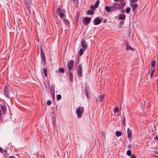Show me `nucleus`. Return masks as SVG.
Listing matches in <instances>:
<instances>
[{"mask_svg":"<svg viewBox=\"0 0 158 158\" xmlns=\"http://www.w3.org/2000/svg\"><path fill=\"white\" fill-rule=\"evenodd\" d=\"M84 111V108L81 106H79L76 110V113L77 114V117L79 118H81L82 116Z\"/></svg>","mask_w":158,"mask_h":158,"instance_id":"f257e3e1","label":"nucleus"},{"mask_svg":"<svg viewBox=\"0 0 158 158\" xmlns=\"http://www.w3.org/2000/svg\"><path fill=\"white\" fill-rule=\"evenodd\" d=\"M57 12L61 19H64V18L65 17L64 10L60 6H58Z\"/></svg>","mask_w":158,"mask_h":158,"instance_id":"f03ea898","label":"nucleus"},{"mask_svg":"<svg viewBox=\"0 0 158 158\" xmlns=\"http://www.w3.org/2000/svg\"><path fill=\"white\" fill-rule=\"evenodd\" d=\"M41 54L40 56L41 58V63L42 64L43 62L44 64L46 62L45 55L44 52V51L42 50V48L41 47Z\"/></svg>","mask_w":158,"mask_h":158,"instance_id":"7ed1b4c3","label":"nucleus"},{"mask_svg":"<svg viewBox=\"0 0 158 158\" xmlns=\"http://www.w3.org/2000/svg\"><path fill=\"white\" fill-rule=\"evenodd\" d=\"M102 18H100L99 17H96L94 19L93 21V24L95 25L99 24L101 23L102 21Z\"/></svg>","mask_w":158,"mask_h":158,"instance_id":"20e7f679","label":"nucleus"},{"mask_svg":"<svg viewBox=\"0 0 158 158\" xmlns=\"http://www.w3.org/2000/svg\"><path fill=\"white\" fill-rule=\"evenodd\" d=\"M82 67L81 64H80L78 68L77 69V73L78 76L81 77L82 75Z\"/></svg>","mask_w":158,"mask_h":158,"instance_id":"39448f33","label":"nucleus"},{"mask_svg":"<svg viewBox=\"0 0 158 158\" xmlns=\"http://www.w3.org/2000/svg\"><path fill=\"white\" fill-rule=\"evenodd\" d=\"M74 63L73 60H71L69 61L67 63V67L69 70H70L72 69Z\"/></svg>","mask_w":158,"mask_h":158,"instance_id":"423d86ee","label":"nucleus"},{"mask_svg":"<svg viewBox=\"0 0 158 158\" xmlns=\"http://www.w3.org/2000/svg\"><path fill=\"white\" fill-rule=\"evenodd\" d=\"M81 46L82 48L85 50L87 48V44L84 39H82L81 40Z\"/></svg>","mask_w":158,"mask_h":158,"instance_id":"0eeeda50","label":"nucleus"},{"mask_svg":"<svg viewBox=\"0 0 158 158\" xmlns=\"http://www.w3.org/2000/svg\"><path fill=\"white\" fill-rule=\"evenodd\" d=\"M4 95L8 98H10V97L9 95V91L7 89V88L5 87L4 89Z\"/></svg>","mask_w":158,"mask_h":158,"instance_id":"6e6552de","label":"nucleus"},{"mask_svg":"<svg viewBox=\"0 0 158 158\" xmlns=\"http://www.w3.org/2000/svg\"><path fill=\"white\" fill-rule=\"evenodd\" d=\"M105 95L104 94H101L98 96L97 100L99 102H101L104 101Z\"/></svg>","mask_w":158,"mask_h":158,"instance_id":"1a4fd4ad","label":"nucleus"},{"mask_svg":"<svg viewBox=\"0 0 158 158\" xmlns=\"http://www.w3.org/2000/svg\"><path fill=\"white\" fill-rule=\"evenodd\" d=\"M83 20L85 24H88L90 22L91 18L88 17H85L83 18Z\"/></svg>","mask_w":158,"mask_h":158,"instance_id":"9d476101","label":"nucleus"},{"mask_svg":"<svg viewBox=\"0 0 158 158\" xmlns=\"http://www.w3.org/2000/svg\"><path fill=\"white\" fill-rule=\"evenodd\" d=\"M130 6L133 11H135L136 8L137 7L138 5L136 3L133 4L132 2H130Z\"/></svg>","mask_w":158,"mask_h":158,"instance_id":"9b49d317","label":"nucleus"},{"mask_svg":"<svg viewBox=\"0 0 158 158\" xmlns=\"http://www.w3.org/2000/svg\"><path fill=\"white\" fill-rule=\"evenodd\" d=\"M126 5V3L124 2H123L119 4L118 5V9L119 10H121Z\"/></svg>","mask_w":158,"mask_h":158,"instance_id":"f8f14e48","label":"nucleus"},{"mask_svg":"<svg viewBox=\"0 0 158 158\" xmlns=\"http://www.w3.org/2000/svg\"><path fill=\"white\" fill-rule=\"evenodd\" d=\"M118 19L122 20H124L125 19V15L123 14H121L118 15Z\"/></svg>","mask_w":158,"mask_h":158,"instance_id":"ddd939ff","label":"nucleus"},{"mask_svg":"<svg viewBox=\"0 0 158 158\" xmlns=\"http://www.w3.org/2000/svg\"><path fill=\"white\" fill-rule=\"evenodd\" d=\"M68 74L69 76V79L71 82L73 81V76L72 74V72L70 71L69 70L68 71Z\"/></svg>","mask_w":158,"mask_h":158,"instance_id":"4468645a","label":"nucleus"},{"mask_svg":"<svg viewBox=\"0 0 158 158\" xmlns=\"http://www.w3.org/2000/svg\"><path fill=\"white\" fill-rule=\"evenodd\" d=\"M128 137L129 139H131L132 138V132L130 129L127 130Z\"/></svg>","mask_w":158,"mask_h":158,"instance_id":"2eb2a0df","label":"nucleus"},{"mask_svg":"<svg viewBox=\"0 0 158 158\" xmlns=\"http://www.w3.org/2000/svg\"><path fill=\"white\" fill-rule=\"evenodd\" d=\"M61 19L63 21V22L64 24H66V25L68 26L69 27V23L68 20L65 19V18H64V19Z\"/></svg>","mask_w":158,"mask_h":158,"instance_id":"dca6fc26","label":"nucleus"},{"mask_svg":"<svg viewBox=\"0 0 158 158\" xmlns=\"http://www.w3.org/2000/svg\"><path fill=\"white\" fill-rule=\"evenodd\" d=\"M105 9L107 12H109L111 10V7L108 6H105Z\"/></svg>","mask_w":158,"mask_h":158,"instance_id":"f3484780","label":"nucleus"},{"mask_svg":"<svg viewBox=\"0 0 158 158\" xmlns=\"http://www.w3.org/2000/svg\"><path fill=\"white\" fill-rule=\"evenodd\" d=\"M111 10L112 11H113L116 10L118 9V6H116L115 5L112 4L111 6Z\"/></svg>","mask_w":158,"mask_h":158,"instance_id":"a211bd4d","label":"nucleus"},{"mask_svg":"<svg viewBox=\"0 0 158 158\" xmlns=\"http://www.w3.org/2000/svg\"><path fill=\"white\" fill-rule=\"evenodd\" d=\"M114 113L115 115H118L119 112V109L117 107H114Z\"/></svg>","mask_w":158,"mask_h":158,"instance_id":"6ab92c4d","label":"nucleus"},{"mask_svg":"<svg viewBox=\"0 0 158 158\" xmlns=\"http://www.w3.org/2000/svg\"><path fill=\"white\" fill-rule=\"evenodd\" d=\"M80 15V14L79 12H77L76 15V16L75 17V20L76 21H78V20L79 19V17Z\"/></svg>","mask_w":158,"mask_h":158,"instance_id":"aec40b11","label":"nucleus"},{"mask_svg":"<svg viewBox=\"0 0 158 158\" xmlns=\"http://www.w3.org/2000/svg\"><path fill=\"white\" fill-rule=\"evenodd\" d=\"M0 106H1L2 110V111H3V113H4V112L6 110V108L5 106L4 105H0Z\"/></svg>","mask_w":158,"mask_h":158,"instance_id":"412c9836","label":"nucleus"},{"mask_svg":"<svg viewBox=\"0 0 158 158\" xmlns=\"http://www.w3.org/2000/svg\"><path fill=\"white\" fill-rule=\"evenodd\" d=\"M126 50H131L133 51L134 50V48L129 45L126 47Z\"/></svg>","mask_w":158,"mask_h":158,"instance_id":"4be33fe9","label":"nucleus"},{"mask_svg":"<svg viewBox=\"0 0 158 158\" xmlns=\"http://www.w3.org/2000/svg\"><path fill=\"white\" fill-rule=\"evenodd\" d=\"M122 135L121 132L119 131H117L115 132V135L118 137L121 136Z\"/></svg>","mask_w":158,"mask_h":158,"instance_id":"5701e85b","label":"nucleus"},{"mask_svg":"<svg viewBox=\"0 0 158 158\" xmlns=\"http://www.w3.org/2000/svg\"><path fill=\"white\" fill-rule=\"evenodd\" d=\"M84 49L83 48H81L80 49V50L79 51V55L80 56H81L83 54L84 52Z\"/></svg>","mask_w":158,"mask_h":158,"instance_id":"b1692460","label":"nucleus"},{"mask_svg":"<svg viewBox=\"0 0 158 158\" xmlns=\"http://www.w3.org/2000/svg\"><path fill=\"white\" fill-rule=\"evenodd\" d=\"M43 71L44 73L45 76L46 77L47 76V69L46 68H44L43 69Z\"/></svg>","mask_w":158,"mask_h":158,"instance_id":"393cba45","label":"nucleus"},{"mask_svg":"<svg viewBox=\"0 0 158 158\" xmlns=\"http://www.w3.org/2000/svg\"><path fill=\"white\" fill-rule=\"evenodd\" d=\"M155 68H153L150 72V77H152L153 74L155 71Z\"/></svg>","mask_w":158,"mask_h":158,"instance_id":"a878e982","label":"nucleus"},{"mask_svg":"<svg viewBox=\"0 0 158 158\" xmlns=\"http://www.w3.org/2000/svg\"><path fill=\"white\" fill-rule=\"evenodd\" d=\"M99 0H97L96 2L95 3V4L94 5V6H95V7L97 8L98 7V5H99Z\"/></svg>","mask_w":158,"mask_h":158,"instance_id":"bb28decb","label":"nucleus"},{"mask_svg":"<svg viewBox=\"0 0 158 158\" xmlns=\"http://www.w3.org/2000/svg\"><path fill=\"white\" fill-rule=\"evenodd\" d=\"M94 12L93 11L91 10H88L87 11V14L89 15H93Z\"/></svg>","mask_w":158,"mask_h":158,"instance_id":"cd10ccee","label":"nucleus"},{"mask_svg":"<svg viewBox=\"0 0 158 158\" xmlns=\"http://www.w3.org/2000/svg\"><path fill=\"white\" fill-rule=\"evenodd\" d=\"M156 61L155 60H153L152 61L151 63V64L153 67H154L155 65Z\"/></svg>","mask_w":158,"mask_h":158,"instance_id":"c85d7f7f","label":"nucleus"},{"mask_svg":"<svg viewBox=\"0 0 158 158\" xmlns=\"http://www.w3.org/2000/svg\"><path fill=\"white\" fill-rule=\"evenodd\" d=\"M59 71L61 73H64V70L62 68H60L59 69Z\"/></svg>","mask_w":158,"mask_h":158,"instance_id":"c756f323","label":"nucleus"},{"mask_svg":"<svg viewBox=\"0 0 158 158\" xmlns=\"http://www.w3.org/2000/svg\"><path fill=\"white\" fill-rule=\"evenodd\" d=\"M131 151L130 150H128L127 151V154L128 156H130L131 155Z\"/></svg>","mask_w":158,"mask_h":158,"instance_id":"7c9ffc66","label":"nucleus"},{"mask_svg":"<svg viewBox=\"0 0 158 158\" xmlns=\"http://www.w3.org/2000/svg\"><path fill=\"white\" fill-rule=\"evenodd\" d=\"M131 9L129 7H128L127 8L126 10V12L127 13L129 14L130 11Z\"/></svg>","mask_w":158,"mask_h":158,"instance_id":"2f4dec72","label":"nucleus"},{"mask_svg":"<svg viewBox=\"0 0 158 158\" xmlns=\"http://www.w3.org/2000/svg\"><path fill=\"white\" fill-rule=\"evenodd\" d=\"M57 100H59L61 99V96L60 94H58L56 96Z\"/></svg>","mask_w":158,"mask_h":158,"instance_id":"473e14b6","label":"nucleus"},{"mask_svg":"<svg viewBox=\"0 0 158 158\" xmlns=\"http://www.w3.org/2000/svg\"><path fill=\"white\" fill-rule=\"evenodd\" d=\"M52 88H53V92H52V90L51 89V93H52V95H53V97H54V94H55L54 89V88L52 86Z\"/></svg>","mask_w":158,"mask_h":158,"instance_id":"72a5a7b5","label":"nucleus"},{"mask_svg":"<svg viewBox=\"0 0 158 158\" xmlns=\"http://www.w3.org/2000/svg\"><path fill=\"white\" fill-rule=\"evenodd\" d=\"M96 8L95 7V6L94 5H92L90 6V8L94 10H95Z\"/></svg>","mask_w":158,"mask_h":158,"instance_id":"f704fd0d","label":"nucleus"},{"mask_svg":"<svg viewBox=\"0 0 158 158\" xmlns=\"http://www.w3.org/2000/svg\"><path fill=\"white\" fill-rule=\"evenodd\" d=\"M47 103L48 105H50L51 104V101L50 100L48 101Z\"/></svg>","mask_w":158,"mask_h":158,"instance_id":"c9c22d12","label":"nucleus"},{"mask_svg":"<svg viewBox=\"0 0 158 158\" xmlns=\"http://www.w3.org/2000/svg\"><path fill=\"white\" fill-rule=\"evenodd\" d=\"M85 94L86 95V96L87 98H88L89 97V95L88 94V92L87 91H85Z\"/></svg>","mask_w":158,"mask_h":158,"instance_id":"e433bc0d","label":"nucleus"},{"mask_svg":"<svg viewBox=\"0 0 158 158\" xmlns=\"http://www.w3.org/2000/svg\"><path fill=\"white\" fill-rule=\"evenodd\" d=\"M138 0H130L131 2L132 3H135L137 2Z\"/></svg>","mask_w":158,"mask_h":158,"instance_id":"4c0bfd02","label":"nucleus"},{"mask_svg":"<svg viewBox=\"0 0 158 158\" xmlns=\"http://www.w3.org/2000/svg\"><path fill=\"white\" fill-rule=\"evenodd\" d=\"M125 44L126 45V47L127 46H128V45H129V41L128 40H126L125 42Z\"/></svg>","mask_w":158,"mask_h":158,"instance_id":"58836bf2","label":"nucleus"},{"mask_svg":"<svg viewBox=\"0 0 158 158\" xmlns=\"http://www.w3.org/2000/svg\"><path fill=\"white\" fill-rule=\"evenodd\" d=\"M126 121V120L125 117H124L123 119V123L124 125H125V123Z\"/></svg>","mask_w":158,"mask_h":158,"instance_id":"ea45409f","label":"nucleus"},{"mask_svg":"<svg viewBox=\"0 0 158 158\" xmlns=\"http://www.w3.org/2000/svg\"><path fill=\"white\" fill-rule=\"evenodd\" d=\"M72 2H78V0H71Z\"/></svg>","mask_w":158,"mask_h":158,"instance_id":"a19ab883","label":"nucleus"},{"mask_svg":"<svg viewBox=\"0 0 158 158\" xmlns=\"http://www.w3.org/2000/svg\"><path fill=\"white\" fill-rule=\"evenodd\" d=\"M121 13H124L125 12V10L124 9L120 11Z\"/></svg>","mask_w":158,"mask_h":158,"instance_id":"79ce46f5","label":"nucleus"},{"mask_svg":"<svg viewBox=\"0 0 158 158\" xmlns=\"http://www.w3.org/2000/svg\"><path fill=\"white\" fill-rule=\"evenodd\" d=\"M131 158H136L135 156L132 155L131 156Z\"/></svg>","mask_w":158,"mask_h":158,"instance_id":"37998d69","label":"nucleus"},{"mask_svg":"<svg viewBox=\"0 0 158 158\" xmlns=\"http://www.w3.org/2000/svg\"><path fill=\"white\" fill-rule=\"evenodd\" d=\"M119 23L120 24L123 25L124 23V22L123 21H121Z\"/></svg>","mask_w":158,"mask_h":158,"instance_id":"c03bdc74","label":"nucleus"},{"mask_svg":"<svg viewBox=\"0 0 158 158\" xmlns=\"http://www.w3.org/2000/svg\"><path fill=\"white\" fill-rule=\"evenodd\" d=\"M9 158H15V156H10L9 157Z\"/></svg>","mask_w":158,"mask_h":158,"instance_id":"a18cd8bd","label":"nucleus"},{"mask_svg":"<svg viewBox=\"0 0 158 158\" xmlns=\"http://www.w3.org/2000/svg\"><path fill=\"white\" fill-rule=\"evenodd\" d=\"M106 21H107L106 19H104L103 21V23H105Z\"/></svg>","mask_w":158,"mask_h":158,"instance_id":"49530a36","label":"nucleus"},{"mask_svg":"<svg viewBox=\"0 0 158 158\" xmlns=\"http://www.w3.org/2000/svg\"><path fill=\"white\" fill-rule=\"evenodd\" d=\"M113 4L114 5L115 4V5H116V6H118V5L117 4V3L116 2H114V3Z\"/></svg>","mask_w":158,"mask_h":158,"instance_id":"de8ad7c7","label":"nucleus"},{"mask_svg":"<svg viewBox=\"0 0 158 158\" xmlns=\"http://www.w3.org/2000/svg\"><path fill=\"white\" fill-rule=\"evenodd\" d=\"M155 139H157L158 141V137L157 136H156L155 137Z\"/></svg>","mask_w":158,"mask_h":158,"instance_id":"09e8293b","label":"nucleus"},{"mask_svg":"<svg viewBox=\"0 0 158 158\" xmlns=\"http://www.w3.org/2000/svg\"><path fill=\"white\" fill-rule=\"evenodd\" d=\"M3 151L2 148L0 147V151Z\"/></svg>","mask_w":158,"mask_h":158,"instance_id":"8fccbe9b","label":"nucleus"},{"mask_svg":"<svg viewBox=\"0 0 158 158\" xmlns=\"http://www.w3.org/2000/svg\"><path fill=\"white\" fill-rule=\"evenodd\" d=\"M102 135H103V136L105 138V134H103V133H102Z\"/></svg>","mask_w":158,"mask_h":158,"instance_id":"3c124183","label":"nucleus"},{"mask_svg":"<svg viewBox=\"0 0 158 158\" xmlns=\"http://www.w3.org/2000/svg\"><path fill=\"white\" fill-rule=\"evenodd\" d=\"M4 152H5V153H6L7 152V151H6V149H5L4 150Z\"/></svg>","mask_w":158,"mask_h":158,"instance_id":"603ef678","label":"nucleus"},{"mask_svg":"<svg viewBox=\"0 0 158 158\" xmlns=\"http://www.w3.org/2000/svg\"><path fill=\"white\" fill-rule=\"evenodd\" d=\"M120 1L122 2L123 0H120Z\"/></svg>","mask_w":158,"mask_h":158,"instance_id":"864d4df0","label":"nucleus"},{"mask_svg":"<svg viewBox=\"0 0 158 158\" xmlns=\"http://www.w3.org/2000/svg\"><path fill=\"white\" fill-rule=\"evenodd\" d=\"M118 0H114V1H117Z\"/></svg>","mask_w":158,"mask_h":158,"instance_id":"5fc2aeb1","label":"nucleus"},{"mask_svg":"<svg viewBox=\"0 0 158 158\" xmlns=\"http://www.w3.org/2000/svg\"><path fill=\"white\" fill-rule=\"evenodd\" d=\"M34 156H36V157H37V155H34Z\"/></svg>","mask_w":158,"mask_h":158,"instance_id":"6e6d98bb","label":"nucleus"},{"mask_svg":"<svg viewBox=\"0 0 158 158\" xmlns=\"http://www.w3.org/2000/svg\"><path fill=\"white\" fill-rule=\"evenodd\" d=\"M79 158H82L81 156H80Z\"/></svg>","mask_w":158,"mask_h":158,"instance_id":"4d7b16f0","label":"nucleus"},{"mask_svg":"<svg viewBox=\"0 0 158 158\" xmlns=\"http://www.w3.org/2000/svg\"><path fill=\"white\" fill-rule=\"evenodd\" d=\"M60 25H62V24H60Z\"/></svg>","mask_w":158,"mask_h":158,"instance_id":"13d9d810","label":"nucleus"}]
</instances>
